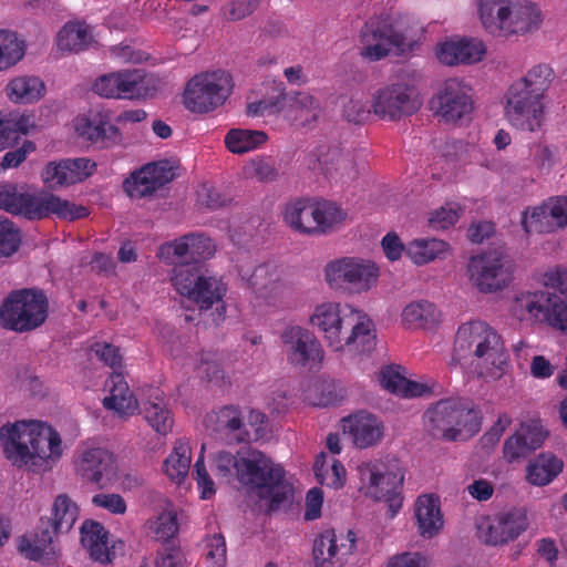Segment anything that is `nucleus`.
<instances>
[{
	"mask_svg": "<svg viewBox=\"0 0 567 567\" xmlns=\"http://www.w3.org/2000/svg\"><path fill=\"white\" fill-rule=\"evenodd\" d=\"M451 362L460 364L468 378L483 384L511 372L509 354L502 337L483 321L465 322L457 329Z\"/></svg>",
	"mask_w": 567,
	"mask_h": 567,
	"instance_id": "nucleus-1",
	"label": "nucleus"
},
{
	"mask_svg": "<svg viewBox=\"0 0 567 567\" xmlns=\"http://www.w3.org/2000/svg\"><path fill=\"white\" fill-rule=\"evenodd\" d=\"M308 322L333 351L360 354L374 347L372 319L363 310L347 302L324 300L315 305Z\"/></svg>",
	"mask_w": 567,
	"mask_h": 567,
	"instance_id": "nucleus-2",
	"label": "nucleus"
},
{
	"mask_svg": "<svg viewBox=\"0 0 567 567\" xmlns=\"http://www.w3.org/2000/svg\"><path fill=\"white\" fill-rule=\"evenodd\" d=\"M554 78V70L539 63L508 85L503 95V109L512 127L524 133L543 130L547 118L546 93Z\"/></svg>",
	"mask_w": 567,
	"mask_h": 567,
	"instance_id": "nucleus-3",
	"label": "nucleus"
},
{
	"mask_svg": "<svg viewBox=\"0 0 567 567\" xmlns=\"http://www.w3.org/2000/svg\"><path fill=\"white\" fill-rule=\"evenodd\" d=\"M0 442L4 456L12 465L40 467L62 454L60 434L40 421H17L0 427Z\"/></svg>",
	"mask_w": 567,
	"mask_h": 567,
	"instance_id": "nucleus-4",
	"label": "nucleus"
},
{
	"mask_svg": "<svg viewBox=\"0 0 567 567\" xmlns=\"http://www.w3.org/2000/svg\"><path fill=\"white\" fill-rule=\"evenodd\" d=\"M417 20L410 13L390 10L370 19L361 30V55L378 61L393 50L400 53L419 48L414 35L421 31Z\"/></svg>",
	"mask_w": 567,
	"mask_h": 567,
	"instance_id": "nucleus-5",
	"label": "nucleus"
},
{
	"mask_svg": "<svg viewBox=\"0 0 567 567\" xmlns=\"http://www.w3.org/2000/svg\"><path fill=\"white\" fill-rule=\"evenodd\" d=\"M477 19L489 34L525 37L542 29L545 13L534 0H474Z\"/></svg>",
	"mask_w": 567,
	"mask_h": 567,
	"instance_id": "nucleus-6",
	"label": "nucleus"
},
{
	"mask_svg": "<svg viewBox=\"0 0 567 567\" xmlns=\"http://www.w3.org/2000/svg\"><path fill=\"white\" fill-rule=\"evenodd\" d=\"M0 209L28 219H42L51 214L66 220L89 215L86 207L50 193H30L14 184L0 185Z\"/></svg>",
	"mask_w": 567,
	"mask_h": 567,
	"instance_id": "nucleus-7",
	"label": "nucleus"
},
{
	"mask_svg": "<svg viewBox=\"0 0 567 567\" xmlns=\"http://www.w3.org/2000/svg\"><path fill=\"white\" fill-rule=\"evenodd\" d=\"M285 475L284 467L260 451L250 449L239 456L238 482L260 498L269 499L272 511L287 502L291 493Z\"/></svg>",
	"mask_w": 567,
	"mask_h": 567,
	"instance_id": "nucleus-8",
	"label": "nucleus"
},
{
	"mask_svg": "<svg viewBox=\"0 0 567 567\" xmlns=\"http://www.w3.org/2000/svg\"><path fill=\"white\" fill-rule=\"evenodd\" d=\"M171 281L177 293L198 310L207 311L215 307L218 318H225L228 285L220 276L196 266L181 265L172 270Z\"/></svg>",
	"mask_w": 567,
	"mask_h": 567,
	"instance_id": "nucleus-9",
	"label": "nucleus"
},
{
	"mask_svg": "<svg viewBox=\"0 0 567 567\" xmlns=\"http://www.w3.org/2000/svg\"><path fill=\"white\" fill-rule=\"evenodd\" d=\"M424 422L432 435H441L446 441H460L478 433L482 413L473 404L460 399H445L425 411Z\"/></svg>",
	"mask_w": 567,
	"mask_h": 567,
	"instance_id": "nucleus-10",
	"label": "nucleus"
},
{
	"mask_svg": "<svg viewBox=\"0 0 567 567\" xmlns=\"http://www.w3.org/2000/svg\"><path fill=\"white\" fill-rule=\"evenodd\" d=\"M231 90L233 81L227 72H200L186 83L183 103L192 113L207 114L224 105Z\"/></svg>",
	"mask_w": 567,
	"mask_h": 567,
	"instance_id": "nucleus-11",
	"label": "nucleus"
},
{
	"mask_svg": "<svg viewBox=\"0 0 567 567\" xmlns=\"http://www.w3.org/2000/svg\"><path fill=\"white\" fill-rule=\"evenodd\" d=\"M358 473L365 494L377 501L388 502L394 515L402 504L400 494L404 481L399 461L388 458L362 463L358 466Z\"/></svg>",
	"mask_w": 567,
	"mask_h": 567,
	"instance_id": "nucleus-12",
	"label": "nucleus"
},
{
	"mask_svg": "<svg viewBox=\"0 0 567 567\" xmlns=\"http://www.w3.org/2000/svg\"><path fill=\"white\" fill-rule=\"evenodd\" d=\"M323 276L331 289L364 293L377 287L380 268L370 259L346 256L327 262Z\"/></svg>",
	"mask_w": 567,
	"mask_h": 567,
	"instance_id": "nucleus-13",
	"label": "nucleus"
},
{
	"mask_svg": "<svg viewBox=\"0 0 567 567\" xmlns=\"http://www.w3.org/2000/svg\"><path fill=\"white\" fill-rule=\"evenodd\" d=\"M47 317V297L43 292L33 289L12 292L0 309L3 327L18 332L40 327Z\"/></svg>",
	"mask_w": 567,
	"mask_h": 567,
	"instance_id": "nucleus-14",
	"label": "nucleus"
},
{
	"mask_svg": "<svg viewBox=\"0 0 567 567\" xmlns=\"http://www.w3.org/2000/svg\"><path fill=\"white\" fill-rule=\"evenodd\" d=\"M287 362L299 370H315L324 360V349L317 336L299 324H288L280 333Z\"/></svg>",
	"mask_w": 567,
	"mask_h": 567,
	"instance_id": "nucleus-15",
	"label": "nucleus"
},
{
	"mask_svg": "<svg viewBox=\"0 0 567 567\" xmlns=\"http://www.w3.org/2000/svg\"><path fill=\"white\" fill-rule=\"evenodd\" d=\"M466 275L481 292H495L511 282V262L503 250H487L471 257Z\"/></svg>",
	"mask_w": 567,
	"mask_h": 567,
	"instance_id": "nucleus-16",
	"label": "nucleus"
},
{
	"mask_svg": "<svg viewBox=\"0 0 567 567\" xmlns=\"http://www.w3.org/2000/svg\"><path fill=\"white\" fill-rule=\"evenodd\" d=\"M471 86L462 79L443 81L430 100V110L441 121L457 123L473 111Z\"/></svg>",
	"mask_w": 567,
	"mask_h": 567,
	"instance_id": "nucleus-17",
	"label": "nucleus"
},
{
	"mask_svg": "<svg viewBox=\"0 0 567 567\" xmlns=\"http://www.w3.org/2000/svg\"><path fill=\"white\" fill-rule=\"evenodd\" d=\"M93 91L107 99H146L155 94L156 82L140 70H124L97 78Z\"/></svg>",
	"mask_w": 567,
	"mask_h": 567,
	"instance_id": "nucleus-18",
	"label": "nucleus"
},
{
	"mask_svg": "<svg viewBox=\"0 0 567 567\" xmlns=\"http://www.w3.org/2000/svg\"><path fill=\"white\" fill-rule=\"evenodd\" d=\"M421 106L415 87L396 82L377 90L371 99L373 113L384 121H399L414 114Z\"/></svg>",
	"mask_w": 567,
	"mask_h": 567,
	"instance_id": "nucleus-19",
	"label": "nucleus"
},
{
	"mask_svg": "<svg viewBox=\"0 0 567 567\" xmlns=\"http://www.w3.org/2000/svg\"><path fill=\"white\" fill-rule=\"evenodd\" d=\"M563 297L546 290L525 291L515 297L511 313L519 321L545 322L556 329Z\"/></svg>",
	"mask_w": 567,
	"mask_h": 567,
	"instance_id": "nucleus-20",
	"label": "nucleus"
},
{
	"mask_svg": "<svg viewBox=\"0 0 567 567\" xmlns=\"http://www.w3.org/2000/svg\"><path fill=\"white\" fill-rule=\"evenodd\" d=\"M76 137L91 144L104 146L118 144L122 140L120 128L112 123V114L103 107L90 109L78 114L71 123Z\"/></svg>",
	"mask_w": 567,
	"mask_h": 567,
	"instance_id": "nucleus-21",
	"label": "nucleus"
},
{
	"mask_svg": "<svg viewBox=\"0 0 567 567\" xmlns=\"http://www.w3.org/2000/svg\"><path fill=\"white\" fill-rule=\"evenodd\" d=\"M527 527L526 512L522 508H512L484 518L477 525V533L482 542L496 546L515 540Z\"/></svg>",
	"mask_w": 567,
	"mask_h": 567,
	"instance_id": "nucleus-22",
	"label": "nucleus"
},
{
	"mask_svg": "<svg viewBox=\"0 0 567 567\" xmlns=\"http://www.w3.org/2000/svg\"><path fill=\"white\" fill-rule=\"evenodd\" d=\"M96 171V163L87 157L63 158L47 163L40 173L50 189H63L80 184Z\"/></svg>",
	"mask_w": 567,
	"mask_h": 567,
	"instance_id": "nucleus-23",
	"label": "nucleus"
},
{
	"mask_svg": "<svg viewBox=\"0 0 567 567\" xmlns=\"http://www.w3.org/2000/svg\"><path fill=\"white\" fill-rule=\"evenodd\" d=\"M355 534L348 530L337 534L334 529H324L320 533L312 548L316 567H340L355 549Z\"/></svg>",
	"mask_w": 567,
	"mask_h": 567,
	"instance_id": "nucleus-24",
	"label": "nucleus"
},
{
	"mask_svg": "<svg viewBox=\"0 0 567 567\" xmlns=\"http://www.w3.org/2000/svg\"><path fill=\"white\" fill-rule=\"evenodd\" d=\"M216 246L213 240L202 233H190L158 248V258L166 264H175L178 260L197 261L214 256Z\"/></svg>",
	"mask_w": 567,
	"mask_h": 567,
	"instance_id": "nucleus-25",
	"label": "nucleus"
},
{
	"mask_svg": "<svg viewBox=\"0 0 567 567\" xmlns=\"http://www.w3.org/2000/svg\"><path fill=\"white\" fill-rule=\"evenodd\" d=\"M522 226L527 234L550 233L567 226V197H550L540 206L527 208L522 215Z\"/></svg>",
	"mask_w": 567,
	"mask_h": 567,
	"instance_id": "nucleus-26",
	"label": "nucleus"
},
{
	"mask_svg": "<svg viewBox=\"0 0 567 567\" xmlns=\"http://www.w3.org/2000/svg\"><path fill=\"white\" fill-rule=\"evenodd\" d=\"M436 59L444 65H471L481 62L486 54L484 42L477 38L450 37L434 49Z\"/></svg>",
	"mask_w": 567,
	"mask_h": 567,
	"instance_id": "nucleus-27",
	"label": "nucleus"
},
{
	"mask_svg": "<svg viewBox=\"0 0 567 567\" xmlns=\"http://www.w3.org/2000/svg\"><path fill=\"white\" fill-rule=\"evenodd\" d=\"M247 286L259 305L276 306L286 291L281 271L272 265L256 267L247 279Z\"/></svg>",
	"mask_w": 567,
	"mask_h": 567,
	"instance_id": "nucleus-28",
	"label": "nucleus"
},
{
	"mask_svg": "<svg viewBox=\"0 0 567 567\" xmlns=\"http://www.w3.org/2000/svg\"><path fill=\"white\" fill-rule=\"evenodd\" d=\"M343 433L348 434L359 449H368L380 443L384 435V423L367 411H358L341 419Z\"/></svg>",
	"mask_w": 567,
	"mask_h": 567,
	"instance_id": "nucleus-29",
	"label": "nucleus"
},
{
	"mask_svg": "<svg viewBox=\"0 0 567 567\" xmlns=\"http://www.w3.org/2000/svg\"><path fill=\"white\" fill-rule=\"evenodd\" d=\"M174 172L167 162L150 163L133 173L124 183L126 193L133 198L151 195L171 182Z\"/></svg>",
	"mask_w": 567,
	"mask_h": 567,
	"instance_id": "nucleus-30",
	"label": "nucleus"
},
{
	"mask_svg": "<svg viewBox=\"0 0 567 567\" xmlns=\"http://www.w3.org/2000/svg\"><path fill=\"white\" fill-rule=\"evenodd\" d=\"M377 380L383 390H433L436 386L431 378L417 375L396 363L381 367Z\"/></svg>",
	"mask_w": 567,
	"mask_h": 567,
	"instance_id": "nucleus-31",
	"label": "nucleus"
},
{
	"mask_svg": "<svg viewBox=\"0 0 567 567\" xmlns=\"http://www.w3.org/2000/svg\"><path fill=\"white\" fill-rule=\"evenodd\" d=\"M441 322V310L426 299L411 300L400 312V324L408 330H433Z\"/></svg>",
	"mask_w": 567,
	"mask_h": 567,
	"instance_id": "nucleus-32",
	"label": "nucleus"
},
{
	"mask_svg": "<svg viewBox=\"0 0 567 567\" xmlns=\"http://www.w3.org/2000/svg\"><path fill=\"white\" fill-rule=\"evenodd\" d=\"M59 534H63L62 530L55 528L47 517H41L34 534L22 536L18 548L25 558L39 561L44 555L54 554L52 545Z\"/></svg>",
	"mask_w": 567,
	"mask_h": 567,
	"instance_id": "nucleus-33",
	"label": "nucleus"
},
{
	"mask_svg": "<svg viewBox=\"0 0 567 567\" xmlns=\"http://www.w3.org/2000/svg\"><path fill=\"white\" fill-rule=\"evenodd\" d=\"M414 517L417 532L423 538L436 536L444 526L439 496L434 494L420 495L414 504Z\"/></svg>",
	"mask_w": 567,
	"mask_h": 567,
	"instance_id": "nucleus-34",
	"label": "nucleus"
},
{
	"mask_svg": "<svg viewBox=\"0 0 567 567\" xmlns=\"http://www.w3.org/2000/svg\"><path fill=\"white\" fill-rule=\"evenodd\" d=\"M545 436L540 426L522 425L515 434L505 441L503 446L504 458L512 463L527 457L532 452L540 447Z\"/></svg>",
	"mask_w": 567,
	"mask_h": 567,
	"instance_id": "nucleus-35",
	"label": "nucleus"
},
{
	"mask_svg": "<svg viewBox=\"0 0 567 567\" xmlns=\"http://www.w3.org/2000/svg\"><path fill=\"white\" fill-rule=\"evenodd\" d=\"M3 91L12 103L28 105L38 103L45 96L47 85L37 75L19 74L8 81Z\"/></svg>",
	"mask_w": 567,
	"mask_h": 567,
	"instance_id": "nucleus-36",
	"label": "nucleus"
},
{
	"mask_svg": "<svg viewBox=\"0 0 567 567\" xmlns=\"http://www.w3.org/2000/svg\"><path fill=\"white\" fill-rule=\"evenodd\" d=\"M316 198H299L286 205L282 219L293 231L316 236Z\"/></svg>",
	"mask_w": 567,
	"mask_h": 567,
	"instance_id": "nucleus-37",
	"label": "nucleus"
},
{
	"mask_svg": "<svg viewBox=\"0 0 567 567\" xmlns=\"http://www.w3.org/2000/svg\"><path fill=\"white\" fill-rule=\"evenodd\" d=\"M81 544L90 557L101 564L111 563L115 551L109 547V532L94 520H85L81 526Z\"/></svg>",
	"mask_w": 567,
	"mask_h": 567,
	"instance_id": "nucleus-38",
	"label": "nucleus"
},
{
	"mask_svg": "<svg viewBox=\"0 0 567 567\" xmlns=\"http://www.w3.org/2000/svg\"><path fill=\"white\" fill-rule=\"evenodd\" d=\"M451 252L449 243L437 237H416L408 243L406 258L417 267L445 259Z\"/></svg>",
	"mask_w": 567,
	"mask_h": 567,
	"instance_id": "nucleus-39",
	"label": "nucleus"
},
{
	"mask_svg": "<svg viewBox=\"0 0 567 567\" xmlns=\"http://www.w3.org/2000/svg\"><path fill=\"white\" fill-rule=\"evenodd\" d=\"M287 103L289 107L285 109L284 116L289 121L309 124L317 121L322 113L319 100L308 92L287 95Z\"/></svg>",
	"mask_w": 567,
	"mask_h": 567,
	"instance_id": "nucleus-40",
	"label": "nucleus"
},
{
	"mask_svg": "<svg viewBox=\"0 0 567 567\" xmlns=\"http://www.w3.org/2000/svg\"><path fill=\"white\" fill-rule=\"evenodd\" d=\"M113 454L102 447H93L84 451L80 462L82 476L93 483H100L103 475L113 470Z\"/></svg>",
	"mask_w": 567,
	"mask_h": 567,
	"instance_id": "nucleus-41",
	"label": "nucleus"
},
{
	"mask_svg": "<svg viewBox=\"0 0 567 567\" xmlns=\"http://www.w3.org/2000/svg\"><path fill=\"white\" fill-rule=\"evenodd\" d=\"M93 41L92 29L82 22H69L62 27L56 37L59 50L80 52L90 47Z\"/></svg>",
	"mask_w": 567,
	"mask_h": 567,
	"instance_id": "nucleus-42",
	"label": "nucleus"
},
{
	"mask_svg": "<svg viewBox=\"0 0 567 567\" xmlns=\"http://www.w3.org/2000/svg\"><path fill=\"white\" fill-rule=\"evenodd\" d=\"M347 217V212L338 203L317 199L316 236L337 231L343 226Z\"/></svg>",
	"mask_w": 567,
	"mask_h": 567,
	"instance_id": "nucleus-43",
	"label": "nucleus"
},
{
	"mask_svg": "<svg viewBox=\"0 0 567 567\" xmlns=\"http://www.w3.org/2000/svg\"><path fill=\"white\" fill-rule=\"evenodd\" d=\"M563 471V462L553 454H539L526 468L527 481L536 486L549 484Z\"/></svg>",
	"mask_w": 567,
	"mask_h": 567,
	"instance_id": "nucleus-44",
	"label": "nucleus"
},
{
	"mask_svg": "<svg viewBox=\"0 0 567 567\" xmlns=\"http://www.w3.org/2000/svg\"><path fill=\"white\" fill-rule=\"evenodd\" d=\"M226 148L233 154L252 152L268 142V135L264 131L231 128L225 135Z\"/></svg>",
	"mask_w": 567,
	"mask_h": 567,
	"instance_id": "nucleus-45",
	"label": "nucleus"
},
{
	"mask_svg": "<svg viewBox=\"0 0 567 567\" xmlns=\"http://www.w3.org/2000/svg\"><path fill=\"white\" fill-rule=\"evenodd\" d=\"M27 52L24 38L16 31L0 29V72L7 71L23 60Z\"/></svg>",
	"mask_w": 567,
	"mask_h": 567,
	"instance_id": "nucleus-46",
	"label": "nucleus"
},
{
	"mask_svg": "<svg viewBox=\"0 0 567 567\" xmlns=\"http://www.w3.org/2000/svg\"><path fill=\"white\" fill-rule=\"evenodd\" d=\"M78 517V505L66 494H60L55 497L51 508V516L47 517V519L51 520L53 526L62 530V533H68L74 526Z\"/></svg>",
	"mask_w": 567,
	"mask_h": 567,
	"instance_id": "nucleus-47",
	"label": "nucleus"
},
{
	"mask_svg": "<svg viewBox=\"0 0 567 567\" xmlns=\"http://www.w3.org/2000/svg\"><path fill=\"white\" fill-rule=\"evenodd\" d=\"M190 446L187 441L178 440L172 453L164 462V471L173 481L183 480L190 467Z\"/></svg>",
	"mask_w": 567,
	"mask_h": 567,
	"instance_id": "nucleus-48",
	"label": "nucleus"
},
{
	"mask_svg": "<svg viewBox=\"0 0 567 567\" xmlns=\"http://www.w3.org/2000/svg\"><path fill=\"white\" fill-rule=\"evenodd\" d=\"M315 476L321 485L339 489L344 486L347 480V471L343 464L333 460L329 467H326V455L320 454L313 465Z\"/></svg>",
	"mask_w": 567,
	"mask_h": 567,
	"instance_id": "nucleus-49",
	"label": "nucleus"
},
{
	"mask_svg": "<svg viewBox=\"0 0 567 567\" xmlns=\"http://www.w3.org/2000/svg\"><path fill=\"white\" fill-rule=\"evenodd\" d=\"M145 420L159 435H166L172 431L174 420L171 411L162 402H150L144 408Z\"/></svg>",
	"mask_w": 567,
	"mask_h": 567,
	"instance_id": "nucleus-50",
	"label": "nucleus"
},
{
	"mask_svg": "<svg viewBox=\"0 0 567 567\" xmlns=\"http://www.w3.org/2000/svg\"><path fill=\"white\" fill-rule=\"evenodd\" d=\"M319 169L329 178H343L352 175L353 166L348 157L332 152L319 159Z\"/></svg>",
	"mask_w": 567,
	"mask_h": 567,
	"instance_id": "nucleus-51",
	"label": "nucleus"
},
{
	"mask_svg": "<svg viewBox=\"0 0 567 567\" xmlns=\"http://www.w3.org/2000/svg\"><path fill=\"white\" fill-rule=\"evenodd\" d=\"M103 406L121 417H126L135 414L140 404L134 392H111L110 396L103 399Z\"/></svg>",
	"mask_w": 567,
	"mask_h": 567,
	"instance_id": "nucleus-52",
	"label": "nucleus"
},
{
	"mask_svg": "<svg viewBox=\"0 0 567 567\" xmlns=\"http://www.w3.org/2000/svg\"><path fill=\"white\" fill-rule=\"evenodd\" d=\"M461 214L458 204L445 203L429 214L427 221L433 229H447L457 223Z\"/></svg>",
	"mask_w": 567,
	"mask_h": 567,
	"instance_id": "nucleus-53",
	"label": "nucleus"
},
{
	"mask_svg": "<svg viewBox=\"0 0 567 567\" xmlns=\"http://www.w3.org/2000/svg\"><path fill=\"white\" fill-rule=\"evenodd\" d=\"M20 243L19 229L12 221L0 216V257H10L16 254Z\"/></svg>",
	"mask_w": 567,
	"mask_h": 567,
	"instance_id": "nucleus-54",
	"label": "nucleus"
},
{
	"mask_svg": "<svg viewBox=\"0 0 567 567\" xmlns=\"http://www.w3.org/2000/svg\"><path fill=\"white\" fill-rule=\"evenodd\" d=\"M267 416L258 411L251 409L244 422L243 433L237 436L239 442L258 441L265 434Z\"/></svg>",
	"mask_w": 567,
	"mask_h": 567,
	"instance_id": "nucleus-55",
	"label": "nucleus"
},
{
	"mask_svg": "<svg viewBox=\"0 0 567 567\" xmlns=\"http://www.w3.org/2000/svg\"><path fill=\"white\" fill-rule=\"evenodd\" d=\"M205 556L209 567H225L227 548L225 537L221 534H214L205 539Z\"/></svg>",
	"mask_w": 567,
	"mask_h": 567,
	"instance_id": "nucleus-56",
	"label": "nucleus"
},
{
	"mask_svg": "<svg viewBox=\"0 0 567 567\" xmlns=\"http://www.w3.org/2000/svg\"><path fill=\"white\" fill-rule=\"evenodd\" d=\"M217 421L220 427L230 433H236V437L243 433L244 417L238 406H223L217 413Z\"/></svg>",
	"mask_w": 567,
	"mask_h": 567,
	"instance_id": "nucleus-57",
	"label": "nucleus"
},
{
	"mask_svg": "<svg viewBox=\"0 0 567 567\" xmlns=\"http://www.w3.org/2000/svg\"><path fill=\"white\" fill-rule=\"evenodd\" d=\"M302 401L313 408L329 409L343 404L346 395L343 392H303Z\"/></svg>",
	"mask_w": 567,
	"mask_h": 567,
	"instance_id": "nucleus-58",
	"label": "nucleus"
},
{
	"mask_svg": "<svg viewBox=\"0 0 567 567\" xmlns=\"http://www.w3.org/2000/svg\"><path fill=\"white\" fill-rule=\"evenodd\" d=\"M286 101L287 95L281 94L276 99L261 100L258 102L249 103L247 106V114L250 116H266L272 115L275 113L284 114Z\"/></svg>",
	"mask_w": 567,
	"mask_h": 567,
	"instance_id": "nucleus-59",
	"label": "nucleus"
},
{
	"mask_svg": "<svg viewBox=\"0 0 567 567\" xmlns=\"http://www.w3.org/2000/svg\"><path fill=\"white\" fill-rule=\"evenodd\" d=\"M153 530L158 539L167 540L178 532L177 515L173 511L161 513L153 524Z\"/></svg>",
	"mask_w": 567,
	"mask_h": 567,
	"instance_id": "nucleus-60",
	"label": "nucleus"
},
{
	"mask_svg": "<svg viewBox=\"0 0 567 567\" xmlns=\"http://www.w3.org/2000/svg\"><path fill=\"white\" fill-rule=\"evenodd\" d=\"M245 174L262 182H270L277 177L275 165L268 158L251 159L245 166Z\"/></svg>",
	"mask_w": 567,
	"mask_h": 567,
	"instance_id": "nucleus-61",
	"label": "nucleus"
},
{
	"mask_svg": "<svg viewBox=\"0 0 567 567\" xmlns=\"http://www.w3.org/2000/svg\"><path fill=\"white\" fill-rule=\"evenodd\" d=\"M381 248L385 258L394 262L399 261L403 255L406 256L408 244L404 245L396 233L390 231L381 239Z\"/></svg>",
	"mask_w": 567,
	"mask_h": 567,
	"instance_id": "nucleus-62",
	"label": "nucleus"
},
{
	"mask_svg": "<svg viewBox=\"0 0 567 567\" xmlns=\"http://www.w3.org/2000/svg\"><path fill=\"white\" fill-rule=\"evenodd\" d=\"M371 114V110L361 97L352 96L343 105V116L352 123L360 124L365 122Z\"/></svg>",
	"mask_w": 567,
	"mask_h": 567,
	"instance_id": "nucleus-63",
	"label": "nucleus"
},
{
	"mask_svg": "<svg viewBox=\"0 0 567 567\" xmlns=\"http://www.w3.org/2000/svg\"><path fill=\"white\" fill-rule=\"evenodd\" d=\"M543 284L547 288L567 296V266H556L543 275Z\"/></svg>",
	"mask_w": 567,
	"mask_h": 567,
	"instance_id": "nucleus-64",
	"label": "nucleus"
}]
</instances>
